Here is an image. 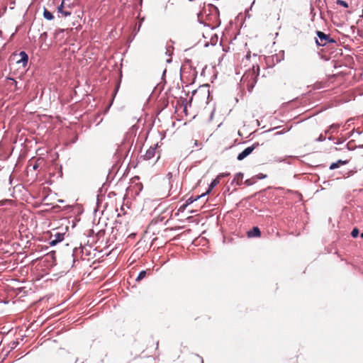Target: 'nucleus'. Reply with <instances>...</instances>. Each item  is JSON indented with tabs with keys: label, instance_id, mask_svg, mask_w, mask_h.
<instances>
[{
	"label": "nucleus",
	"instance_id": "nucleus-14",
	"mask_svg": "<svg viewBox=\"0 0 363 363\" xmlns=\"http://www.w3.org/2000/svg\"><path fill=\"white\" fill-rule=\"evenodd\" d=\"M336 4L339 6H343L344 8L348 7V4L343 0H337Z\"/></svg>",
	"mask_w": 363,
	"mask_h": 363
},
{
	"label": "nucleus",
	"instance_id": "nucleus-1",
	"mask_svg": "<svg viewBox=\"0 0 363 363\" xmlns=\"http://www.w3.org/2000/svg\"><path fill=\"white\" fill-rule=\"evenodd\" d=\"M259 67L258 65H253L252 69H248L245 72L241 78V85L243 88H246L248 91L251 92L259 75Z\"/></svg>",
	"mask_w": 363,
	"mask_h": 363
},
{
	"label": "nucleus",
	"instance_id": "nucleus-27",
	"mask_svg": "<svg viewBox=\"0 0 363 363\" xmlns=\"http://www.w3.org/2000/svg\"><path fill=\"white\" fill-rule=\"evenodd\" d=\"M172 62V58H169V59H167V62L169 63Z\"/></svg>",
	"mask_w": 363,
	"mask_h": 363
},
{
	"label": "nucleus",
	"instance_id": "nucleus-16",
	"mask_svg": "<svg viewBox=\"0 0 363 363\" xmlns=\"http://www.w3.org/2000/svg\"><path fill=\"white\" fill-rule=\"evenodd\" d=\"M72 14V11L69 9H67L65 8L64 11H62V15L65 17H67L68 16H70Z\"/></svg>",
	"mask_w": 363,
	"mask_h": 363
},
{
	"label": "nucleus",
	"instance_id": "nucleus-20",
	"mask_svg": "<svg viewBox=\"0 0 363 363\" xmlns=\"http://www.w3.org/2000/svg\"><path fill=\"white\" fill-rule=\"evenodd\" d=\"M325 140V137L320 134L319 137L315 140L317 142H323Z\"/></svg>",
	"mask_w": 363,
	"mask_h": 363
},
{
	"label": "nucleus",
	"instance_id": "nucleus-19",
	"mask_svg": "<svg viewBox=\"0 0 363 363\" xmlns=\"http://www.w3.org/2000/svg\"><path fill=\"white\" fill-rule=\"evenodd\" d=\"M229 175H230V173H228V172L220 173V174L218 175L217 178L220 180L221 178L228 177Z\"/></svg>",
	"mask_w": 363,
	"mask_h": 363
},
{
	"label": "nucleus",
	"instance_id": "nucleus-29",
	"mask_svg": "<svg viewBox=\"0 0 363 363\" xmlns=\"http://www.w3.org/2000/svg\"><path fill=\"white\" fill-rule=\"evenodd\" d=\"M328 139H329L330 140H333L332 137H329V138H328Z\"/></svg>",
	"mask_w": 363,
	"mask_h": 363
},
{
	"label": "nucleus",
	"instance_id": "nucleus-7",
	"mask_svg": "<svg viewBox=\"0 0 363 363\" xmlns=\"http://www.w3.org/2000/svg\"><path fill=\"white\" fill-rule=\"evenodd\" d=\"M261 235L260 230L258 227H253V228L247 232L249 238L259 237Z\"/></svg>",
	"mask_w": 363,
	"mask_h": 363
},
{
	"label": "nucleus",
	"instance_id": "nucleus-30",
	"mask_svg": "<svg viewBox=\"0 0 363 363\" xmlns=\"http://www.w3.org/2000/svg\"><path fill=\"white\" fill-rule=\"evenodd\" d=\"M361 238H363V233H361Z\"/></svg>",
	"mask_w": 363,
	"mask_h": 363
},
{
	"label": "nucleus",
	"instance_id": "nucleus-26",
	"mask_svg": "<svg viewBox=\"0 0 363 363\" xmlns=\"http://www.w3.org/2000/svg\"><path fill=\"white\" fill-rule=\"evenodd\" d=\"M265 177H266V175H264V174H261L260 176H259V179H264Z\"/></svg>",
	"mask_w": 363,
	"mask_h": 363
},
{
	"label": "nucleus",
	"instance_id": "nucleus-13",
	"mask_svg": "<svg viewBox=\"0 0 363 363\" xmlns=\"http://www.w3.org/2000/svg\"><path fill=\"white\" fill-rule=\"evenodd\" d=\"M145 276H146V271L143 270V271L140 272V273L138 275V277H136L135 280L137 281H140L142 279H143L145 277Z\"/></svg>",
	"mask_w": 363,
	"mask_h": 363
},
{
	"label": "nucleus",
	"instance_id": "nucleus-9",
	"mask_svg": "<svg viewBox=\"0 0 363 363\" xmlns=\"http://www.w3.org/2000/svg\"><path fill=\"white\" fill-rule=\"evenodd\" d=\"M242 178H243V174L242 173H238L235 175V178H234V179L233 181V183L236 182V184L238 185H240L241 183H242Z\"/></svg>",
	"mask_w": 363,
	"mask_h": 363
},
{
	"label": "nucleus",
	"instance_id": "nucleus-17",
	"mask_svg": "<svg viewBox=\"0 0 363 363\" xmlns=\"http://www.w3.org/2000/svg\"><path fill=\"white\" fill-rule=\"evenodd\" d=\"M358 234H359V230L357 228H354L352 232H351V235L353 237V238H356L358 236Z\"/></svg>",
	"mask_w": 363,
	"mask_h": 363
},
{
	"label": "nucleus",
	"instance_id": "nucleus-24",
	"mask_svg": "<svg viewBox=\"0 0 363 363\" xmlns=\"http://www.w3.org/2000/svg\"><path fill=\"white\" fill-rule=\"evenodd\" d=\"M325 134L327 133H332V130L330 129V127L328 128V129H327L325 131Z\"/></svg>",
	"mask_w": 363,
	"mask_h": 363
},
{
	"label": "nucleus",
	"instance_id": "nucleus-10",
	"mask_svg": "<svg viewBox=\"0 0 363 363\" xmlns=\"http://www.w3.org/2000/svg\"><path fill=\"white\" fill-rule=\"evenodd\" d=\"M43 16L45 18L49 21L52 20L54 18L52 13L46 9H44Z\"/></svg>",
	"mask_w": 363,
	"mask_h": 363
},
{
	"label": "nucleus",
	"instance_id": "nucleus-25",
	"mask_svg": "<svg viewBox=\"0 0 363 363\" xmlns=\"http://www.w3.org/2000/svg\"><path fill=\"white\" fill-rule=\"evenodd\" d=\"M38 164H37V163H36V164H35L33 166V169L34 170L37 169H38Z\"/></svg>",
	"mask_w": 363,
	"mask_h": 363
},
{
	"label": "nucleus",
	"instance_id": "nucleus-8",
	"mask_svg": "<svg viewBox=\"0 0 363 363\" xmlns=\"http://www.w3.org/2000/svg\"><path fill=\"white\" fill-rule=\"evenodd\" d=\"M219 182H220V180L217 177L216 179H214L211 182L208 189L204 194L206 195V194H209L211 191V190L219 184Z\"/></svg>",
	"mask_w": 363,
	"mask_h": 363
},
{
	"label": "nucleus",
	"instance_id": "nucleus-12",
	"mask_svg": "<svg viewBox=\"0 0 363 363\" xmlns=\"http://www.w3.org/2000/svg\"><path fill=\"white\" fill-rule=\"evenodd\" d=\"M204 196H205V194H201V196H197L195 198L191 196L186 201V203L189 206V205L191 204L194 201L198 200L199 199H200L201 197H203Z\"/></svg>",
	"mask_w": 363,
	"mask_h": 363
},
{
	"label": "nucleus",
	"instance_id": "nucleus-28",
	"mask_svg": "<svg viewBox=\"0 0 363 363\" xmlns=\"http://www.w3.org/2000/svg\"><path fill=\"white\" fill-rule=\"evenodd\" d=\"M246 57H247V59H248V58L250 57V54H247V55H246Z\"/></svg>",
	"mask_w": 363,
	"mask_h": 363
},
{
	"label": "nucleus",
	"instance_id": "nucleus-3",
	"mask_svg": "<svg viewBox=\"0 0 363 363\" xmlns=\"http://www.w3.org/2000/svg\"><path fill=\"white\" fill-rule=\"evenodd\" d=\"M157 147V144H156L155 146H151L150 148L146 151L145 154L143 155V157L145 160H150L152 159L156 155H157V159L160 158V152L156 151V149Z\"/></svg>",
	"mask_w": 363,
	"mask_h": 363
},
{
	"label": "nucleus",
	"instance_id": "nucleus-21",
	"mask_svg": "<svg viewBox=\"0 0 363 363\" xmlns=\"http://www.w3.org/2000/svg\"><path fill=\"white\" fill-rule=\"evenodd\" d=\"M187 206H188V205L185 203L182 204V205L179 207V211H184L186 209V208Z\"/></svg>",
	"mask_w": 363,
	"mask_h": 363
},
{
	"label": "nucleus",
	"instance_id": "nucleus-11",
	"mask_svg": "<svg viewBox=\"0 0 363 363\" xmlns=\"http://www.w3.org/2000/svg\"><path fill=\"white\" fill-rule=\"evenodd\" d=\"M346 162L345 161H342L341 160H338L337 162H333L330 164V169H337L340 167V164H345Z\"/></svg>",
	"mask_w": 363,
	"mask_h": 363
},
{
	"label": "nucleus",
	"instance_id": "nucleus-5",
	"mask_svg": "<svg viewBox=\"0 0 363 363\" xmlns=\"http://www.w3.org/2000/svg\"><path fill=\"white\" fill-rule=\"evenodd\" d=\"M63 240H64V234L57 233L54 235V238H52V237L50 238L49 243L51 246H54V245H57L58 242L62 241Z\"/></svg>",
	"mask_w": 363,
	"mask_h": 363
},
{
	"label": "nucleus",
	"instance_id": "nucleus-2",
	"mask_svg": "<svg viewBox=\"0 0 363 363\" xmlns=\"http://www.w3.org/2000/svg\"><path fill=\"white\" fill-rule=\"evenodd\" d=\"M318 39H316L315 43L318 46H325L330 43H335V40L330 38V36L328 34L324 33L321 31L316 32Z\"/></svg>",
	"mask_w": 363,
	"mask_h": 363
},
{
	"label": "nucleus",
	"instance_id": "nucleus-23",
	"mask_svg": "<svg viewBox=\"0 0 363 363\" xmlns=\"http://www.w3.org/2000/svg\"><path fill=\"white\" fill-rule=\"evenodd\" d=\"M8 200H4L0 201V206L4 205L6 202H8Z\"/></svg>",
	"mask_w": 363,
	"mask_h": 363
},
{
	"label": "nucleus",
	"instance_id": "nucleus-22",
	"mask_svg": "<svg viewBox=\"0 0 363 363\" xmlns=\"http://www.w3.org/2000/svg\"><path fill=\"white\" fill-rule=\"evenodd\" d=\"M167 177L169 179V181L170 182L172 178V172H168L167 174Z\"/></svg>",
	"mask_w": 363,
	"mask_h": 363
},
{
	"label": "nucleus",
	"instance_id": "nucleus-4",
	"mask_svg": "<svg viewBox=\"0 0 363 363\" xmlns=\"http://www.w3.org/2000/svg\"><path fill=\"white\" fill-rule=\"evenodd\" d=\"M258 146H259V143H255L252 146L247 147L242 152H241L240 154H238L237 159L238 160H244L246 157H247L249 155H250L252 152V151L255 148H257Z\"/></svg>",
	"mask_w": 363,
	"mask_h": 363
},
{
	"label": "nucleus",
	"instance_id": "nucleus-15",
	"mask_svg": "<svg viewBox=\"0 0 363 363\" xmlns=\"http://www.w3.org/2000/svg\"><path fill=\"white\" fill-rule=\"evenodd\" d=\"M340 126V124L339 123H333L331 125H330V129L332 130V133L335 132L339 127Z\"/></svg>",
	"mask_w": 363,
	"mask_h": 363
},
{
	"label": "nucleus",
	"instance_id": "nucleus-6",
	"mask_svg": "<svg viewBox=\"0 0 363 363\" xmlns=\"http://www.w3.org/2000/svg\"><path fill=\"white\" fill-rule=\"evenodd\" d=\"M19 56H20L21 59L17 61V63H22L24 67H26L28 62V55L26 54V52L21 51L19 53Z\"/></svg>",
	"mask_w": 363,
	"mask_h": 363
},
{
	"label": "nucleus",
	"instance_id": "nucleus-18",
	"mask_svg": "<svg viewBox=\"0 0 363 363\" xmlns=\"http://www.w3.org/2000/svg\"><path fill=\"white\" fill-rule=\"evenodd\" d=\"M64 9H65L64 1H62V4H60V6H58L57 11L59 13H60L62 14Z\"/></svg>",
	"mask_w": 363,
	"mask_h": 363
}]
</instances>
